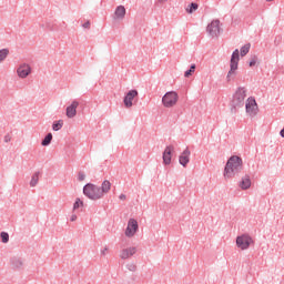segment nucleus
Returning <instances> with one entry per match:
<instances>
[{
    "mask_svg": "<svg viewBox=\"0 0 284 284\" xmlns=\"http://www.w3.org/2000/svg\"><path fill=\"white\" fill-rule=\"evenodd\" d=\"M0 237H1L2 243H8L9 242V234L8 233L1 232Z\"/></svg>",
    "mask_w": 284,
    "mask_h": 284,
    "instance_id": "a878e982",
    "label": "nucleus"
},
{
    "mask_svg": "<svg viewBox=\"0 0 284 284\" xmlns=\"http://www.w3.org/2000/svg\"><path fill=\"white\" fill-rule=\"evenodd\" d=\"M52 134L51 133H49V134H47V136L42 140V145L43 146H48L50 143H51V141H52Z\"/></svg>",
    "mask_w": 284,
    "mask_h": 284,
    "instance_id": "412c9836",
    "label": "nucleus"
},
{
    "mask_svg": "<svg viewBox=\"0 0 284 284\" xmlns=\"http://www.w3.org/2000/svg\"><path fill=\"white\" fill-rule=\"evenodd\" d=\"M179 100V95L175 92H168L163 98H162V103L165 108H173Z\"/></svg>",
    "mask_w": 284,
    "mask_h": 284,
    "instance_id": "423d86ee",
    "label": "nucleus"
},
{
    "mask_svg": "<svg viewBox=\"0 0 284 284\" xmlns=\"http://www.w3.org/2000/svg\"><path fill=\"white\" fill-rule=\"evenodd\" d=\"M243 170H244L243 160L237 155H233L229 159L225 165L224 178L226 180L237 178L243 172Z\"/></svg>",
    "mask_w": 284,
    "mask_h": 284,
    "instance_id": "f03ea898",
    "label": "nucleus"
},
{
    "mask_svg": "<svg viewBox=\"0 0 284 284\" xmlns=\"http://www.w3.org/2000/svg\"><path fill=\"white\" fill-rule=\"evenodd\" d=\"M39 175H40L39 172H36V173L32 175L31 181H30V186H31V187H34V186L38 184V182H39Z\"/></svg>",
    "mask_w": 284,
    "mask_h": 284,
    "instance_id": "6ab92c4d",
    "label": "nucleus"
},
{
    "mask_svg": "<svg viewBox=\"0 0 284 284\" xmlns=\"http://www.w3.org/2000/svg\"><path fill=\"white\" fill-rule=\"evenodd\" d=\"M138 252V248L134 246H130L126 248H122L120 252V257L122 260H129L130 257H132L135 253Z\"/></svg>",
    "mask_w": 284,
    "mask_h": 284,
    "instance_id": "4468645a",
    "label": "nucleus"
},
{
    "mask_svg": "<svg viewBox=\"0 0 284 284\" xmlns=\"http://www.w3.org/2000/svg\"><path fill=\"white\" fill-rule=\"evenodd\" d=\"M83 206V202L80 199L75 200V203L73 204V211L78 210L79 207Z\"/></svg>",
    "mask_w": 284,
    "mask_h": 284,
    "instance_id": "bb28decb",
    "label": "nucleus"
},
{
    "mask_svg": "<svg viewBox=\"0 0 284 284\" xmlns=\"http://www.w3.org/2000/svg\"><path fill=\"white\" fill-rule=\"evenodd\" d=\"M199 9V4L196 2H192L191 4H189L186 12L192 14L193 12H195Z\"/></svg>",
    "mask_w": 284,
    "mask_h": 284,
    "instance_id": "aec40b11",
    "label": "nucleus"
},
{
    "mask_svg": "<svg viewBox=\"0 0 284 284\" xmlns=\"http://www.w3.org/2000/svg\"><path fill=\"white\" fill-rule=\"evenodd\" d=\"M239 62H240V51L236 49L233 52L231 61H230V71L226 77L227 82L235 80V78L237 75V70H239Z\"/></svg>",
    "mask_w": 284,
    "mask_h": 284,
    "instance_id": "7ed1b4c3",
    "label": "nucleus"
},
{
    "mask_svg": "<svg viewBox=\"0 0 284 284\" xmlns=\"http://www.w3.org/2000/svg\"><path fill=\"white\" fill-rule=\"evenodd\" d=\"M77 219H78V216L75 214H73V215H71L70 221L74 222Z\"/></svg>",
    "mask_w": 284,
    "mask_h": 284,
    "instance_id": "473e14b6",
    "label": "nucleus"
},
{
    "mask_svg": "<svg viewBox=\"0 0 284 284\" xmlns=\"http://www.w3.org/2000/svg\"><path fill=\"white\" fill-rule=\"evenodd\" d=\"M119 199H120L121 201H125V200H126V196H125L124 194H121V195L119 196Z\"/></svg>",
    "mask_w": 284,
    "mask_h": 284,
    "instance_id": "72a5a7b5",
    "label": "nucleus"
},
{
    "mask_svg": "<svg viewBox=\"0 0 284 284\" xmlns=\"http://www.w3.org/2000/svg\"><path fill=\"white\" fill-rule=\"evenodd\" d=\"M84 179H85V174H84L83 172H79V174H78V180H79L80 182H82V181H84Z\"/></svg>",
    "mask_w": 284,
    "mask_h": 284,
    "instance_id": "c756f323",
    "label": "nucleus"
},
{
    "mask_svg": "<svg viewBox=\"0 0 284 284\" xmlns=\"http://www.w3.org/2000/svg\"><path fill=\"white\" fill-rule=\"evenodd\" d=\"M195 69H196V65L195 64H192L190 70H187L185 73H184V77L185 78H190L194 72H195Z\"/></svg>",
    "mask_w": 284,
    "mask_h": 284,
    "instance_id": "5701e85b",
    "label": "nucleus"
},
{
    "mask_svg": "<svg viewBox=\"0 0 284 284\" xmlns=\"http://www.w3.org/2000/svg\"><path fill=\"white\" fill-rule=\"evenodd\" d=\"M256 62H257V57L254 55V57L251 59V61H250V67H251V68L255 67V65H256Z\"/></svg>",
    "mask_w": 284,
    "mask_h": 284,
    "instance_id": "c85d7f7f",
    "label": "nucleus"
},
{
    "mask_svg": "<svg viewBox=\"0 0 284 284\" xmlns=\"http://www.w3.org/2000/svg\"><path fill=\"white\" fill-rule=\"evenodd\" d=\"M206 31L212 38H217L221 31L220 20H212V23L207 26Z\"/></svg>",
    "mask_w": 284,
    "mask_h": 284,
    "instance_id": "6e6552de",
    "label": "nucleus"
},
{
    "mask_svg": "<svg viewBox=\"0 0 284 284\" xmlns=\"http://www.w3.org/2000/svg\"><path fill=\"white\" fill-rule=\"evenodd\" d=\"M80 103L77 100H73L72 103L67 108L65 115L69 119H73L77 115V109Z\"/></svg>",
    "mask_w": 284,
    "mask_h": 284,
    "instance_id": "f8f14e48",
    "label": "nucleus"
},
{
    "mask_svg": "<svg viewBox=\"0 0 284 284\" xmlns=\"http://www.w3.org/2000/svg\"><path fill=\"white\" fill-rule=\"evenodd\" d=\"M111 186L112 184L108 180L103 181L101 186L88 183L83 187V194L92 201H98V200H101L105 194L110 192Z\"/></svg>",
    "mask_w": 284,
    "mask_h": 284,
    "instance_id": "f257e3e1",
    "label": "nucleus"
},
{
    "mask_svg": "<svg viewBox=\"0 0 284 284\" xmlns=\"http://www.w3.org/2000/svg\"><path fill=\"white\" fill-rule=\"evenodd\" d=\"M251 185H252V181H251L250 175H247V174L242 178V180L239 184V186L244 191L248 190L251 187Z\"/></svg>",
    "mask_w": 284,
    "mask_h": 284,
    "instance_id": "f3484780",
    "label": "nucleus"
},
{
    "mask_svg": "<svg viewBox=\"0 0 284 284\" xmlns=\"http://www.w3.org/2000/svg\"><path fill=\"white\" fill-rule=\"evenodd\" d=\"M8 54H9V50L7 49L0 50V63H2L7 59Z\"/></svg>",
    "mask_w": 284,
    "mask_h": 284,
    "instance_id": "4be33fe9",
    "label": "nucleus"
},
{
    "mask_svg": "<svg viewBox=\"0 0 284 284\" xmlns=\"http://www.w3.org/2000/svg\"><path fill=\"white\" fill-rule=\"evenodd\" d=\"M109 247L105 245L102 250H101V256H105L108 254Z\"/></svg>",
    "mask_w": 284,
    "mask_h": 284,
    "instance_id": "7c9ffc66",
    "label": "nucleus"
},
{
    "mask_svg": "<svg viewBox=\"0 0 284 284\" xmlns=\"http://www.w3.org/2000/svg\"><path fill=\"white\" fill-rule=\"evenodd\" d=\"M125 14H126L125 7H123V4H120L119 7H116V9L114 11L113 19L122 21L124 19Z\"/></svg>",
    "mask_w": 284,
    "mask_h": 284,
    "instance_id": "dca6fc26",
    "label": "nucleus"
},
{
    "mask_svg": "<svg viewBox=\"0 0 284 284\" xmlns=\"http://www.w3.org/2000/svg\"><path fill=\"white\" fill-rule=\"evenodd\" d=\"M90 26H91V24H90V22H89V20H88V22H84L83 28H84V29H90Z\"/></svg>",
    "mask_w": 284,
    "mask_h": 284,
    "instance_id": "2f4dec72",
    "label": "nucleus"
},
{
    "mask_svg": "<svg viewBox=\"0 0 284 284\" xmlns=\"http://www.w3.org/2000/svg\"><path fill=\"white\" fill-rule=\"evenodd\" d=\"M128 270L131 271V272H135L136 271V265L133 264V263H130L126 265Z\"/></svg>",
    "mask_w": 284,
    "mask_h": 284,
    "instance_id": "cd10ccee",
    "label": "nucleus"
},
{
    "mask_svg": "<svg viewBox=\"0 0 284 284\" xmlns=\"http://www.w3.org/2000/svg\"><path fill=\"white\" fill-rule=\"evenodd\" d=\"M246 89L245 88H239L233 95L232 100V112L236 113L239 109L244 106V101L246 98Z\"/></svg>",
    "mask_w": 284,
    "mask_h": 284,
    "instance_id": "20e7f679",
    "label": "nucleus"
},
{
    "mask_svg": "<svg viewBox=\"0 0 284 284\" xmlns=\"http://www.w3.org/2000/svg\"><path fill=\"white\" fill-rule=\"evenodd\" d=\"M175 148L173 145H169L165 148L163 152V164L170 165L172 161V152H174Z\"/></svg>",
    "mask_w": 284,
    "mask_h": 284,
    "instance_id": "ddd939ff",
    "label": "nucleus"
},
{
    "mask_svg": "<svg viewBox=\"0 0 284 284\" xmlns=\"http://www.w3.org/2000/svg\"><path fill=\"white\" fill-rule=\"evenodd\" d=\"M17 74L20 79H26L31 74V67L27 63H22L17 69Z\"/></svg>",
    "mask_w": 284,
    "mask_h": 284,
    "instance_id": "9d476101",
    "label": "nucleus"
},
{
    "mask_svg": "<svg viewBox=\"0 0 284 284\" xmlns=\"http://www.w3.org/2000/svg\"><path fill=\"white\" fill-rule=\"evenodd\" d=\"M191 151L186 148L179 158V162L183 168H186L190 163Z\"/></svg>",
    "mask_w": 284,
    "mask_h": 284,
    "instance_id": "2eb2a0df",
    "label": "nucleus"
},
{
    "mask_svg": "<svg viewBox=\"0 0 284 284\" xmlns=\"http://www.w3.org/2000/svg\"><path fill=\"white\" fill-rule=\"evenodd\" d=\"M62 126H63V121L60 120V121L53 123L52 130L53 131H59Z\"/></svg>",
    "mask_w": 284,
    "mask_h": 284,
    "instance_id": "b1692460",
    "label": "nucleus"
},
{
    "mask_svg": "<svg viewBox=\"0 0 284 284\" xmlns=\"http://www.w3.org/2000/svg\"><path fill=\"white\" fill-rule=\"evenodd\" d=\"M10 263L13 268L20 270L23 266V262L20 257H12Z\"/></svg>",
    "mask_w": 284,
    "mask_h": 284,
    "instance_id": "a211bd4d",
    "label": "nucleus"
},
{
    "mask_svg": "<svg viewBox=\"0 0 284 284\" xmlns=\"http://www.w3.org/2000/svg\"><path fill=\"white\" fill-rule=\"evenodd\" d=\"M139 95V92L136 90H131L126 93V95L124 97V106L126 109H130L133 106V100Z\"/></svg>",
    "mask_w": 284,
    "mask_h": 284,
    "instance_id": "9b49d317",
    "label": "nucleus"
},
{
    "mask_svg": "<svg viewBox=\"0 0 284 284\" xmlns=\"http://www.w3.org/2000/svg\"><path fill=\"white\" fill-rule=\"evenodd\" d=\"M258 112V106L254 98H248L246 102V113L251 116L254 118Z\"/></svg>",
    "mask_w": 284,
    "mask_h": 284,
    "instance_id": "0eeeda50",
    "label": "nucleus"
},
{
    "mask_svg": "<svg viewBox=\"0 0 284 284\" xmlns=\"http://www.w3.org/2000/svg\"><path fill=\"white\" fill-rule=\"evenodd\" d=\"M253 243H254V241L248 234H243L241 236H237V239H236V245L242 251L247 250L251 246V244H253Z\"/></svg>",
    "mask_w": 284,
    "mask_h": 284,
    "instance_id": "39448f33",
    "label": "nucleus"
},
{
    "mask_svg": "<svg viewBox=\"0 0 284 284\" xmlns=\"http://www.w3.org/2000/svg\"><path fill=\"white\" fill-rule=\"evenodd\" d=\"M250 49H251V44H245V45L241 49V55H242V57H245V55L250 52Z\"/></svg>",
    "mask_w": 284,
    "mask_h": 284,
    "instance_id": "393cba45",
    "label": "nucleus"
},
{
    "mask_svg": "<svg viewBox=\"0 0 284 284\" xmlns=\"http://www.w3.org/2000/svg\"><path fill=\"white\" fill-rule=\"evenodd\" d=\"M138 230H139V224H138L136 220L130 219L128 222V227L125 230V235L128 237H133L135 235V233L138 232Z\"/></svg>",
    "mask_w": 284,
    "mask_h": 284,
    "instance_id": "1a4fd4ad",
    "label": "nucleus"
},
{
    "mask_svg": "<svg viewBox=\"0 0 284 284\" xmlns=\"http://www.w3.org/2000/svg\"><path fill=\"white\" fill-rule=\"evenodd\" d=\"M281 136L284 138V129L281 131Z\"/></svg>",
    "mask_w": 284,
    "mask_h": 284,
    "instance_id": "f704fd0d",
    "label": "nucleus"
}]
</instances>
